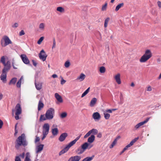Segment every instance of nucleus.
I'll list each match as a JSON object with an SVG mask.
<instances>
[{
  "label": "nucleus",
  "instance_id": "e2e57ef3",
  "mask_svg": "<svg viewBox=\"0 0 161 161\" xmlns=\"http://www.w3.org/2000/svg\"><path fill=\"white\" fill-rule=\"evenodd\" d=\"M19 156H20L22 158H24L25 156V153H23L22 154L20 155Z\"/></svg>",
  "mask_w": 161,
  "mask_h": 161
},
{
  "label": "nucleus",
  "instance_id": "0eeeda50",
  "mask_svg": "<svg viewBox=\"0 0 161 161\" xmlns=\"http://www.w3.org/2000/svg\"><path fill=\"white\" fill-rule=\"evenodd\" d=\"M55 114V110L52 108L48 109L45 114L46 116L48 118V119H53Z\"/></svg>",
  "mask_w": 161,
  "mask_h": 161
},
{
  "label": "nucleus",
  "instance_id": "49530a36",
  "mask_svg": "<svg viewBox=\"0 0 161 161\" xmlns=\"http://www.w3.org/2000/svg\"><path fill=\"white\" fill-rule=\"evenodd\" d=\"M15 161H21V159L19 156H16L15 157Z\"/></svg>",
  "mask_w": 161,
  "mask_h": 161
},
{
  "label": "nucleus",
  "instance_id": "bb28decb",
  "mask_svg": "<svg viewBox=\"0 0 161 161\" xmlns=\"http://www.w3.org/2000/svg\"><path fill=\"white\" fill-rule=\"evenodd\" d=\"M124 3H121L118 4L116 7L115 10L116 11H118L119 9L122 7L124 6Z\"/></svg>",
  "mask_w": 161,
  "mask_h": 161
},
{
  "label": "nucleus",
  "instance_id": "4be33fe9",
  "mask_svg": "<svg viewBox=\"0 0 161 161\" xmlns=\"http://www.w3.org/2000/svg\"><path fill=\"white\" fill-rule=\"evenodd\" d=\"M97 102V99L96 98H93L91 100L90 103V106L91 107H93L94 106L95 104Z\"/></svg>",
  "mask_w": 161,
  "mask_h": 161
},
{
  "label": "nucleus",
  "instance_id": "6e6552de",
  "mask_svg": "<svg viewBox=\"0 0 161 161\" xmlns=\"http://www.w3.org/2000/svg\"><path fill=\"white\" fill-rule=\"evenodd\" d=\"M39 56L40 59L44 61L46 60L47 55L44 51L42 49L40 52L39 54Z\"/></svg>",
  "mask_w": 161,
  "mask_h": 161
},
{
  "label": "nucleus",
  "instance_id": "79ce46f5",
  "mask_svg": "<svg viewBox=\"0 0 161 161\" xmlns=\"http://www.w3.org/2000/svg\"><path fill=\"white\" fill-rule=\"evenodd\" d=\"M70 65V62L69 61H66L64 64V66L66 68L69 67Z\"/></svg>",
  "mask_w": 161,
  "mask_h": 161
},
{
  "label": "nucleus",
  "instance_id": "6ab92c4d",
  "mask_svg": "<svg viewBox=\"0 0 161 161\" xmlns=\"http://www.w3.org/2000/svg\"><path fill=\"white\" fill-rule=\"evenodd\" d=\"M86 77V75L83 73H81L79 76H78L76 79L77 80H79L80 81H82L84 80Z\"/></svg>",
  "mask_w": 161,
  "mask_h": 161
},
{
  "label": "nucleus",
  "instance_id": "aec40b11",
  "mask_svg": "<svg viewBox=\"0 0 161 161\" xmlns=\"http://www.w3.org/2000/svg\"><path fill=\"white\" fill-rule=\"evenodd\" d=\"M7 73L3 72L1 75V79L3 82H5L6 81Z\"/></svg>",
  "mask_w": 161,
  "mask_h": 161
},
{
  "label": "nucleus",
  "instance_id": "a878e982",
  "mask_svg": "<svg viewBox=\"0 0 161 161\" xmlns=\"http://www.w3.org/2000/svg\"><path fill=\"white\" fill-rule=\"evenodd\" d=\"M47 119H48V118L46 116V115L45 116L44 114L41 115L39 119L40 121H42Z\"/></svg>",
  "mask_w": 161,
  "mask_h": 161
},
{
  "label": "nucleus",
  "instance_id": "69168bd1",
  "mask_svg": "<svg viewBox=\"0 0 161 161\" xmlns=\"http://www.w3.org/2000/svg\"><path fill=\"white\" fill-rule=\"evenodd\" d=\"M52 77L53 78H57L58 77V76L56 74H53V75H52Z\"/></svg>",
  "mask_w": 161,
  "mask_h": 161
},
{
  "label": "nucleus",
  "instance_id": "c9c22d12",
  "mask_svg": "<svg viewBox=\"0 0 161 161\" xmlns=\"http://www.w3.org/2000/svg\"><path fill=\"white\" fill-rule=\"evenodd\" d=\"M107 4V3H105V4L102 6L101 8L102 11H105L106 10Z\"/></svg>",
  "mask_w": 161,
  "mask_h": 161
},
{
  "label": "nucleus",
  "instance_id": "bf43d9fd",
  "mask_svg": "<svg viewBox=\"0 0 161 161\" xmlns=\"http://www.w3.org/2000/svg\"><path fill=\"white\" fill-rule=\"evenodd\" d=\"M152 90V87L151 86H149L148 87L147 89V91L150 92V91H151Z\"/></svg>",
  "mask_w": 161,
  "mask_h": 161
},
{
  "label": "nucleus",
  "instance_id": "a18cd8bd",
  "mask_svg": "<svg viewBox=\"0 0 161 161\" xmlns=\"http://www.w3.org/2000/svg\"><path fill=\"white\" fill-rule=\"evenodd\" d=\"M132 146V145L130 143V144L127 145V146H126L124 148V149L126 150L128 149V148L130 147L131 146Z\"/></svg>",
  "mask_w": 161,
  "mask_h": 161
},
{
  "label": "nucleus",
  "instance_id": "c756f323",
  "mask_svg": "<svg viewBox=\"0 0 161 161\" xmlns=\"http://www.w3.org/2000/svg\"><path fill=\"white\" fill-rule=\"evenodd\" d=\"M94 157V156H92V157H87L86 158L84 159L81 161H91L93 159Z\"/></svg>",
  "mask_w": 161,
  "mask_h": 161
},
{
  "label": "nucleus",
  "instance_id": "7c9ffc66",
  "mask_svg": "<svg viewBox=\"0 0 161 161\" xmlns=\"http://www.w3.org/2000/svg\"><path fill=\"white\" fill-rule=\"evenodd\" d=\"M76 152L78 153V154H80L84 152V151L81 148L79 147L76 150Z\"/></svg>",
  "mask_w": 161,
  "mask_h": 161
},
{
  "label": "nucleus",
  "instance_id": "ddd939ff",
  "mask_svg": "<svg viewBox=\"0 0 161 161\" xmlns=\"http://www.w3.org/2000/svg\"><path fill=\"white\" fill-rule=\"evenodd\" d=\"M93 118L95 120H98L101 119V116L99 113L97 112L94 113L92 115Z\"/></svg>",
  "mask_w": 161,
  "mask_h": 161
},
{
  "label": "nucleus",
  "instance_id": "37998d69",
  "mask_svg": "<svg viewBox=\"0 0 161 161\" xmlns=\"http://www.w3.org/2000/svg\"><path fill=\"white\" fill-rule=\"evenodd\" d=\"M44 39V37L43 36L41 37H40V38L39 39L38 41L37 42V43L39 44H40L43 40Z\"/></svg>",
  "mask_w": 161,
  "mask_h": 161
},
{
  "label": "nucleus",
  "instance_id": "7ed1b4c3",
  "mask_svg": "<svg viewBox=\"0 0 161 161\" xmlns=\"http://www.w3.org/2000/svg\"><path fill=\"white\" fill-rule=\"evenodd\" d=\"M81 136V135H80L79 136L77 137L75 140L69 142L65 147L60 151L59 153V155H61L64 153L67 152L69 148L74 145L77 142V141L79 140Z\"/></svg>",
  "mask_w": 161,
  "mask_h": 161
},
{
  "label": "nucleus",
  "instance_id": "f3484780",
  "mask_svg": "<svg viewBox=\"0 0 161 161\" xmlns=\"http://www.w3.org/2000/svg\"><path fill=\"white\" fill-rule=\"evenodd\" d=\"M55 97L59 103H62L63 102L62 97L58 93H56L55 94Z\"/></svg>",
  "mask_w": 161,
  "mask_h": 161
},
{
  "label": "nucleus",
  "instance_id": "5fc2aeb1",
  "mask_svg": "<svg viewBox=\"0 0 161 161\" xmlns=\"http://www.w3.org/2000/svg\"><path fill=\"white\" fill-rule=\"evenodd\" d=\"M105 112H106V113H111L112 112V110L111 109H107L105 110Z\"/></svg>",
  "mask_w": 161,
  "mask_h": 161
},
{
  "label": "nucleus",
  "instance_id": "58836bf2",
  "mask_svg": "<svg viewBox=\"0 0 161 161\" xmlns=\"http://www.w3.org/2000/svg\"><path fill=\"white\" fill-rule=\"evenodd\" d=\"M5 58L4 56H2L1 58L0 59V62L2 63L3 64H5Z\"/></svg>",
  "mask_w": 161,
  "mask_h": 161
},
{
  "label": "nucleus",
  "instance_id": "9d476101",
  "mask_svg": "<svg viewBox=\"0 0 161 161\" xmlns=\"http://www.w3.org/2000/svg\"><path fill=\"white\" fill-rule=\"evenodd\" d=\"M150 119V118H147L144 121H143L141 122L138 124H137L134 127V128L135 130H137L141 126L143 125L144 124L147 123L149 120Z\"/></svg>",
  "mask_w": 161,
  "mask_h": 161
},
{
  "label": "nucleus",
  "instance_id": "9b49d317",
  "mask_svg": "<svg viewBox=\"0 0 161 161\" xmlns=\"http://www.w3.org/2000/svg\"><path fill=\"white\" fill-rule=\"evenodd\" d=\"M81 158L80 156L75 155L70 157L68 161H80Z\"/></svg>",
  "mask_w": 161,
  "mask_h": 161
},
{
  "label": "nucleus",
  "instance_id": "603ef678",
  "mask_svg": "<svg viewBox=\"0 0 161 161\" xmlns=\"http://www.w3.org/2000/svg\"><path fill=\"white\" fill-rule=\"evenodd\" d=\"M40 139L39 137L36 136V138L35 141V143H36L39 141Z\"/></svg>",
  "mask_w": 161,
  "mask_h": 161
},
{
  "label": "nucleus",
  "instance_id": "393cba45",
  "mask_svg": "<svg viewBox=\"0 0 161 161\" xmlns=\"http://www.w3.org/2000/svg\"><path fill=\"white\" fill-rule=\"evenodd\" d=\"M52 134L53 136H56L58 133V130L57 128L53 129L52 130Z\"/></svg>",
  "mask_w": 161,
  "mask_h": 161
},
{
  "label": "nucleus",
  "instance_id": "0e129e2a",
  "mask_svg": "<svg viewBox=\"0 0 161 161\" xmlns=\"http://www.w3.org/2000/svg\"><path fill=\"white\" fill-rule=\"evenodd\" d=\"M102 136V134L101 133H99L97 135V137L98 138H101Z\"/></svg>",
  "mask_w": 161,
  "mask_h": 161
},
{
  "label": "nucleus",
  "instance_id": "8fccbe9b",
  "mask_svg": "<svg viewBox=\"0 0 161 161\" xmlns=\"http://www.w3.org/2000/svg\"><path fill=\"white\" fill-rule=\"evenodd\" d=\"M25 33L24 32V30H21L20 32H19V35L20 36H22L23 35H25Z\"/></svg>",
  "mask_w": 161,
  "mask_h": 161
},
{
  "label": "nucleus",
  "instance_id": "a211bd4d",
  "mask_svg": "<svg viewBox=\"0 0 161 161\" xmlns=\"http://www.w3.org/2000/svg\"><path fill=\"white\" fill-rule=\"evenodd\" d=\"M120 74L119 73L117 74L114 77L115 80L117 83L118 84H120L121 83V81L120 78Z\"/></svg>",
  "mask_w": 161,
  "mask_h": 161
},
{
  "label": "nucleus",
  "instance_id": "2f4dec72",
  "mask_svg": "<svg viewBox=\"0 0 161 161\" xmlns=\"http://www.w3.org/2000/svg\"><path fill=\"white\" fill-rule=\"evenodd\" d=\"M90 88L89 87L84 92V93L82 94L81 95V97H84L85 96H86L89 92Z\"/></svg>",
  "mask_w": 161,
  "mask_h": 161
},
{
  "label": "nucleus",
  "instance_id": "4468645a",
  "mask_svg": "<svg viewBox=\"0 0 161 161\" xmlns=\"http://www.w3.org/2000/svg\"><path fill=\"white\" fill-rule=\"evenodd\" d=\"M67 136V133H63L60 135L59 137L58 140L60 142H63L65 140V138Z\"/></svg>",
  "mask_w": 161,
  "mask_h": 161
},
{
  "label": "nucleus",
  "instance_id": "c85d7f7f",
  "mask_svg": "<svg viewBox=\"0 0 161 161\" xmlns=\"http://www.w3.org/2000/svg\"><path fill=\"white\" fill-rule=\"evenodd\" d=\"M110 20V18L108 17L106 18L104 21V26L105 28H106L108 26V23Z\"/></svg>",
  "mask_w": 161,
  "mask_h": 161
},
{
  "label": "nucleus",
  "instance_id": "a19ab883",
  "mask_svg": "<svg viewBox=\"0 0 161 161\" xmlns=\"http://www.w3.org/2000/svg\"><path fill=\"white\" fill-rule=\"evenodd\" d=\"M45 25L44 23H41L39 25V28L41 30H43L44 29Z\"/></svg>",
  "mask_w": 161,
  "mask_h": 161
},
{
  "label": "nucleus",
  "instance_id": "4d7b16f0",
  "mask_svg": "<svg viewBox=\"0 0 161 161\" xmlns=\"http://www.w3.org/2000/svg\"><path fill=\"white\" fill-rule=\"evenodd\" d=\"M3 125V121L0 119V129L1 128Z\"/></svg>",
  "mask_w": 161,
  "mask_h": 161
},
{
  "label": "nucleus",
  "instance_id": "ea45409f",
  "mask_svg": "<svg viewBox=\"0 0 161 161\" xmlns=\"http://www.w3.org/2000/svg\"><path fill=\"white\" fill-rule=\"evenodd\" d=\"M116 139H115L114 141L113 142L111 145L110 146L109 148H113V147L115 146V145L116 144Z\"/></svg>",
  "mask_w": 161,
  "mask_h": 161
},
{
  "label": "nucleus",
  "instance_id": "f03ea898",
  "mask_svg": "<svg viewBox=\"0 0 161 161\" xmlns=\"http://www.w3.org/2000/svg\"><path fill=\"white\" fill-rule=\"evenodd\" d=\"M98 133V130L95 129H93L89 130L84 136V138H86L89 136L91 134L92 135H91L89 137L87 140V142L92 143L93 142L95 139V136L94 135H96Z\"/></svg>",
  "mask_w": 161,
  "mask_h": 161
},
{
  "label": "nucleus",
  "instance_id": "13d9d810",
  "mask_svg": "<svg viewBox=\"0 0 161 161\" xmlns=\"http://www.w3.org/2000/svg\"><path fill=\"white\" fill-rule=\"evenodd\" d=\"M32 63H33V64L35 66H36L37 64V63H36V62L34 60H32Z\"/></svg>",
  "mask_w": 161,
  "mask_h": 161
},
{
  "label": "nucleus",
  "instance_id": "052dcab7",
  "mask_svg": "<svg viewBox=\"0 0 161 161\" xmlns=\"http://www.w3.org/2000/svg\"><path fill=\"white\" fill-rule=\"evenodd\" d=\"M14 59H13V62H12V66H13V68L14 69H17V68L16 67H15V66L14 65Z\"/></svg>",
  "mask_w": 161,
  "mask_h": 161
},
{
  "label": "nucleus",
  "instance_id": "473e14b6",
  "mask_svg": "<svg viewBox=\"0 0 161 161\" xmlns=\"http://www.w3.org/2000/svg\"><path fill=\"white\" fill-rule=\"evenodd\" d=\"M57 10L61 13H63L64 12V8L61 7H58L57 8Z\"/></svg>",
  "mask_w": 161,
  "mask_h": 161
},
{
  "label": "nucleus",
  "instance_id": "cd10ccee",
  "mask_svg": "<svg viewBox=\"0 0 161 161\" xmlns=\"http://www.w3.org/2000/svg\"><path fill=\"white\" fill-rule=\"evenodd\" d=\"M17 81V78H13L10 81L9 84H15Z\"/></svg>",
  "mask_w": 161,
  "mask_h": 161
},
{
  "label": "nucleus",
  "instance_id": "338daca9",
  "mask_svg": "<svg viewBox=\"0 0 161 161\" xmlns=\"http://www.w3.org/2000/svg\"><path fill=\"white\" fill-rule=\"evenodd\" d=\"M6 64L9 66H11L10 62L9 61H8L7 62V63H6Z\"/></svg>",
  "mask_w": 161,
  "mask_h": 161
},
{
  "label": "nucleus",
  "instance_id": "39448f33",
  "mask_svg": "<svg viewBox=\"0 0 161 161\" xmlns=\"http://www.w3.org/2000/svg\"><path fill=\"white\" fill-rule=\"evenodd\" d=\"M12 114H14V112H15V118L16 120H18L19 119V115L21 114L22 109L21 107V105L19 103H18L16 105L15 109H12Z\"/></svg>",
  "mask_w": 161,
  "mask_h": 161
},
{
  "label": "nucleus",
  "instance_id": "de8ad7c7",
  "mask_svg": "<svg viewBox=\"0 0 161 161\" xmlns=\"http://www.w3.org/2000/svg\"><path fill=\"white\" fill-rule=\"evenodd\" d=\"M56 42H55V38H54L53 39V46L52 47V48H55L56 46Z\"/></svg>",
  "mask_w": 161,
  "mask_h": 161
},
{
  "label": "nucleus",
  "instance_id": "09e8293b",
  "mask_svg": "<svg viewBox=\"0 0 161 161\" xmlns=\"http://www.w3.org/2000/svg\"><path fill=\"white\" fill-rule=\"evenodd\" d=\"M24 161H31V159L26 154Z\"/></svg>",
  "mask_w": 161,
  "mask_h": 161
},
{
  "label": "nucleus",
  "instance_id": "72a5a7b5",
  "mask_svg": "<svg viewBox=\"0 0 161 161\" xmlns=\"http://www.w3.org/2000/svg\"><path fill=\"white\" fill-rule=\"evenodd\" d=\"M103 114L104 115V118L106 119H108L110 117L109 114L104 112Z\"/></svg>",
  "mask_w": 161,
  "mask_h": 161
},
{
  "label": "nucleus",
  "instance_id": "e433bc0d",
  "mask_svg": "<svg viewBox=\"0 0 161 161\" xmlns=\"http://www.w3.org/2000/svg\"><path fill=\"white\" fill-rule=\"evenodd\" d=\"M22 78V77H21L17 83L16 86L18 88H19L21 86Z\"/></svg>",
  "mask_w": 161,
  "mask_h": 161
},
{
  "label": "nucleus",
  "instance_id": "5701e85b",
  "mask_svg": "<svg viewBox=\"0 0 161 161\" xmlns=\"http://www.w3.org/2000/svg\"><path fill=\"white\" fill-rule=\"evenodd\" d=\"M89 144L87 142H85L81 146V148L84 151L88 147Z\"/></svg>",
  "mask_w": 161,
  "mask_h": 161
},
{
  "label": "nucleus",
  "instance_id": "f257e3e1",
  "mask_svg": "<svg viewBox=\"0 0 161 161\" xmlns=\"http://www.w3.org/2000/svg\"><path fill=\"white\" fill-rule=\"evenodd\" d=\"M27 145L25 134L23 133L16 139L15 142V147L17 149H19L21 146L24 147Z\"/></svg>",
  "mask_w": 161,
  "mask_h": 161
},
{
  "label": "nucleus",
  "instance_id": "774afa93",
  "mask_svg": "<svg viewBox=\"0 0 161 161\" xmlns=\"http://www.w3.org/2000/svg\"><path fill=\"white\" fill-rule=\"evenodd\" d=\"M18 133V130L17 129H15V133L14 134V136H16Z\"/></svg>",
  "mask_w": 161,
  "mask_h": 161
},
{
  "label": "nucleus",
  "instance_id": "f704fd0d",
  "mask_svg": "<svg viewBox=\"0 0 161 161\" xmlns=\"http://www.w3.org/2000/svg\"><path fill=\"white\" fill-rule=\"evenodd\" d=\"M99 71L101 73H103L105 72L106 71V69L104 67L102 66L100 68Z\"/></svg>",
  "mask_w": 161,
  "mask_h": 161
},
{
  "label": "nucleus",
  "instance_id": "864d4df0",
  "mask_svg": "<svg viewBox=\"0 0 161 161\" xmlns=\"http://www.w3.org/2000/svg\"><path fill=\"white\" fill-rule=\"evenodd\" d=\"M18 24L17 23H15L14 25H12V27L13 28H16L18 27Z\"/></svg>",
  "mask_w": 161,
  "mask_h": 161
},
{
  "label": "nucleus",
  "instance_id": "3c124183",
  "mask_svg": "<svg viewBox=\"0 0 161 161\" xmlns=\"http://www.w3.org/2000/svg\"><path fill=\"white\" fill-rule=\"evenodd\" d=\"M66 82V81L63 79V78L62 77L61 81V85H63Z\"/></svg>",
  "mask_w": 161,
  "mask_h": 161
},
{
  "label": "nucleus",
  "instance_id": "c03bdc74",
  "mask_svg": "<svg viewBox=\"0 0 161 161\" xmlns=\"http://www.w3.org/2000/svg\"><path fill=\"white\" fill-rule=\"evenodd\" d=\"M138 139V137L135 138L130 142V143L133 145L134 143H135Z\"/></svg>",
  "mask_w": 161,
  "mask_h": 161
},
{
  "label": "nucleus",
  "instance_id": "f8f14e48",
  "mask_svg": "<svg viewBox=\"0 0 161 161\" xmlns=\"http://www.w3.org/2000/svg\"><path fill=\"white\" fill-rule=\"evenodd\" d=\"M20 58L25 64H28L29 63V60L26 55L24 54L21 55H20Z\"/></svg>",
  "mask_w": 161,
  "mask_h": 161
},
{
  "label": "nucleus",
  "instance_id": "412c9836",
  "mask_svg": "<svg viewBox=\"0 0 161 161\" xmlns=\"http://www.w3.org/2000/svg\"><path fill=\"white\" fill-rule=\"evenodd\" d=\"M4 67L2 70L3 72H5L7 73L10 69L11 66L7 65L5 64H3Z\"/></svg>",
  "mask_w": 161,
  "mask_h": 161
},
{
  "label": "nucleus",
  "instance_id": "20e7f679",
  "mask_svg": "<svg viewBox=\"0 0 161 161\" xmlns=\"http://www.w3.org/2000/svg\"><path fill=\"white\" fill-rule=\"evenodd\" d=\"M152 53L149 49L147 50L145 53L141 57L139 60L141 63H145L147 62L152 56Z\"/></svg>",
  "mask_w": 161,
  "mask_h": 161
},
{
  "label": "nucleus",
  "instance_id": "2eb2a0df",
  "mask_svg": "<svg viewBox=\"0 0 161 161\" xmlns=\"http://www.w3.org/2000/svg\"><path fill=\"white\" fill-rule=\"evenodd\" d=\"M44 145L40 144L37 146L36 148V153H40L42 151Z\"/></svg>",
  "mask_w": 161,
  "mask_h": 161
},
{
  "label": "nucleus",
  "instance_id": "1a4fd4ad",
  "mask_svg": "<svg viewBox=\"0 0 161 161\" xmlns=\"http://www.w3.org/2000/svg\"><path fill=\"white\" fill-rule=\"evenodd\" d=\"M50 126L48 124L45 123L42 127V134L47 135L49 133Z\"/></svg>",
  "mask_w": 161,
  "mask_h": 161
},
{
  "label": "nucleus",
  "instance_id": "b1692460",
  "mask_svg": "<svg viewBox=\"0 0 161 161\" xmlns=\"http://www.w3.org/2000/svg\"><path fill=\"white\" fill-rule=\"evenodd\" d=\"M35 86L36 89L38 90H40L42 88V84L41 83H35Z\"/></svg>",
  "mask_w": 161,
  "mask_h": 161
},
{
  "label": "nucleus",
  "instance_id": "6e6d98bb",
  "mask_svg": "<svg viewBox=\"0 0 161 161\" xmlns=\"http://www.w3.org/2000/svg\"><path fill=\"white\" fill-rule=\"evenodd\" d=\"M157 4L158 7L160 8H161V2L160 1H158L157 2Z\"/></svg>",
  "mask_w": 161,
  "mask_h": 161
},
{
  "label": "nucleus",
  "instance_id": "4c0bfd02",
  "mask_svg": "<svg viewBox=\"0 0 161 161\" xmlns=\"http://www.w3.org/2000/svg\"><path fill=\"white\" fill-rule=\"evenodd\" d=\"M67 116V113L65 112H64L63 113H62L60 115V117L61 118H65Z\"/></svg>",
  "mask_w": 161,
  "mask_h": 161
},
{
  "label": "nucleus",
  "instance_id": "423d86ee",
  "mask_svg": "<svg viewBox=\"0 0 161 161\" xmlns=\"http://www.w3.org/2000/svg\"><path fill=\"white\" fill-rule=\"evenodd\" d=\"M12 41L8 36H4L1 40V44L2 47H5L9 44H12Z\"/></svg>",
  "mask_w": 161,
  "mask_h": 161
},
{
  "label": "nucleus",
  "instance_id": "dca6fc26",
  "mask_svg": "<svg viewBox=\"0 0 161 161\" xmlns=\"http://www.w3.org/2000/svg\"><path fill=\"white\" fill-rule=\"evenodd\" d=\"M44 104L43 103L42 99H41L39 101L38 105V111H40L44 107Z\"/></svg>",
  "mask_w": 161,
  "mask_h": 161
},
{
  "label": "nucleus",
  "instance_id": "680f3d73",
  "mask_svg": "<svg viewBox=\"0 0 161 161\" xmlns=\"http://www.w3.org/2000/svg\"><path fill=\"white\" fill-rule=\"evenodd\" d=\"M42 134L43 135V136L42 137V140H43L46 137V136H47V135L44 134Z\"/></svg>",
  "mask_w": 161,
  "mask_h": 161
}]
</instances>
